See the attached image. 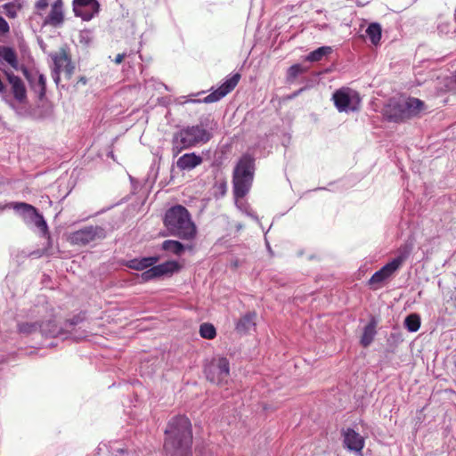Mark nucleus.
I'll list each match as a JSON object with an SVG mask.
<instances>
[{
	"label": "nucleus",
	"instance_id": "44",
	"mask_svg": "<svg viewBox=\"0 0 456 456\" xmlns=\"http://www.w3.org/2000/svg\"><path fill=\"white\" fill-rule=\"evenodd\" d=\"M305 90V87L298 89L297 91H295L292 94L288 96V99H294L297 96H298L303 91Z\"/></svg>",
	"mask_w": 456,
	"mask_h": 456
},
{
	"label": "nucleus",
	"instance_id": "37",
	"mask_svg": "<svg viewBox=\"0 0 456 456\" xmlns=\"http://www.w3.org/2000/svg\"><path fill=\"white\" fill-rule=\"evenodd\" d=\"M90 31L89 30H82L79 34V41L82 44L89 45L91 42V37H90Z\"/></svg>",
	"mask_w": 456,
	"mask_h": 456
},
{
	"label": "nucleus",
	"instance_id": "27",
	"mask_svg": "<svg viewBox=\"0 0 456 456\" xmlns=\"http://www.w3.org/2000/svg\"><path fill=\"white\" fill-rule=\"evenodd\" d=\"M161 248L176 256H181L185 250V246L178 240H167L163 241Z\"/></svg>",
	"mask_w": 456,
	"mask_h": 456
},
{
	"label": "nucleus",
	"instance_id": "28",
	"mask_svg": "<svg viewBox=\"0 0 456 456\" xmlns=\"http://www.w3.org/2000/svg\"><path fill=\"white\" fill-rule=\"evenodd\" d=\"M404 327L410 332H416L420 327V317L418 314H411L404 319Z\"/></svg>",
	"mask_w": 456,
	"mask_h": 456
},
{
	"label": "nucleus",
	"instance_id": "19",
	"mask_svg": "<svg viewBox=\"0 0 456 456\" xmlns=\"http://www.w3.org/2000/svg\"><path fill=\"white\" fill-rule=\"evenodd\" d=\"M378 322H379L377 318L371 316L369 323L363 328V332L360 340V343L363 347H368L374 340V338L377 334L376 328Z\"/></svg>",
	"mask_w": 456,
	"mask_h": 456
},
{
	"label": "nucleus",
	"instance_id": "21",
	"mask_svg": "<svg viewBox=\"0 0 456 456\" xmlns=\"http://www.w3.org/2000/svg\"><path fill=\"white\" fill-rule=\"evenodd\" d=\"M6 61L12 68L18 70L20 69L16 52L9 46H0V61Z\"/></svg>",
	"mask_w": 456,
	"mask_h": 456
},
{
	"label": "nucleus",
	"instance_id": "15",
	"mask_svg": "<svg viewBox=\"0 0 456 456\" xmlns=\"http://www.w3.org/2000/svg\"><path fill=\"white\" fill-rule=\"evenodd\" d=\"M64 20L63 4L61 0H56L51 8V12L45 20V24L60 27Z\"/></svg>",
	"mask_w": 456,
	"mask_h": 456
},
{
	"label": "nucleus",
	"instance_id": "9",
	"mask_svg": "<svg viewBox=\"0 0 456 456\" xmlns=\"http://www.w3.org/2000/svg\"><path fill=\"white\" fill-rule=\"evenodd\" d=\"M106 237V231L102 226L89 225L70 234V242L75 245L85 246L97 240Z\"/></svg>",
	"mask_w": 456,
	"mask_h": 456
},
{
	"label": "nucleus",
	"instance_id": "43",
	"mask_svg": "<svg viewBox=\"0 0 456 456\" xmlns=\"http://www.w3.org/2000/svg\"><path fill=\"white\" fill-rule=\"evenodd\" d=\"M20 69L23 73V75L25 76V77L29 81L31 82V76H30V73L29 71L28 70V69L25 67V66H21L20 67Z\"/></svg>",
	"mask_w": 456,
	"mask_h": 456
},
{
	"label": "nucleus",
	"instance_id": "3",
	"mask_svg": "<svg viewBox=\"0 0 456 456\" xmlns=\"http://www.w3.org/2000/svg\"><path fill=\"white\" fill-rule=\"evenodd\" d=\"M211 138V134L204 128L203 123L188 126L175 133L172 137V153L176 157L183 150L206 143Z\"/></svg>",
	"mask_w": 456,
	"mask_h": 456
},
{
	"label": "nucleus",
	"instance_id": "18",
	"mask_svg": "<svg viewBox=\"0 0 456 456\" xmlns=\"http://www.w3.org/2000/svg\"><path fill=\"white\" fill-rule=\"evenodd\" d=\"M152 267L156 277L160 278L162 276H169L175 273H178L182 266L178 262L170 260L157 265H153Z\"/></svg>",
	"mask_w": 456,
	"mask_h": 456
},
{
	"label": "nucleus",
	"instance_id": "26",
	"mask_svg": "<svg viewBox=\"0 0 456 456\" xmlns=\"http://www.w3.org/2000/svg\"><path fill=\"white\" fill-rule=\"evenodd\" d=\"M411 250V245L404 244L403 246L400 247L397 256L390 262L398 270L400 266L403 264V262L410 256Z\"/></svg>",
	"mask_w": 456,
	"mask_h": 456
},
{
	"label": "nucleus",
	"instance_id": "20",
	"mask_svg": "<svg viewBox=\"0 0 456 456\" xmlns=\"http://www.w3.org/2000/svg\"><path fill=\"white\" fill-rule=\"evenodd\" d=\"M395 271H397L395 266L391 262H389L372 274L369 280V283L370 285L379 284L392 276Z\"/></svg>",
	"mask_w": 456,
	"mask_h": 456
},
{
	"label": "nucleus",
	"instance_id": "40",
	"mask_svg": "<svg viewBox=\"0 0 456 456\" xmlns=\"http://www.w3.org/2000/svg\"><path fill=\"white\" fill-rule=\"evenodd\" d=\"M48 4H49L48 0H38L36 4V7L38 10H44L48 6Z\"/></svg>",
	"mask_w": 456,
	"mask_h": 456
},
{
	"label": "nucleus",
	"instance_id": "35",
	"mask_svg": "<svg viewBox=\"0 0 456 456\" xmlns=\"http://www.w3.org/2000/svg\"><path fill=\"white\" fill-rule=\"evenodd\" d=\"M152 271H154L153 267L150 266L149 269H147L141 274L142 280L143 281H149L151 280L157 279L155 273Z\"/></svg>",
	"mask_w": 456,
	"mask_h": 456
},
{
	"label": "nucleus",
	"instance_id": "17",
	"mask_svg": "<svg viewBox=\"0 0 456 456\" xmlns=\"http://www.w3.org/2000/svg\"><path fill=\"white\" fill-rule=\"evenodd\" d=\"M203 159L196 153H185L181 156L176 162L177 167L183 170H191L202 163Z\"/></svg>",
	"mask_w": 456,
	"mask_h": 456
},
{
	"label": "nucleus",
	"instance_id": "14",
	"mask_svg": "<svg viewBox=\"0 0 456 456\" xmlns=\"http://www.w3.org/2000/svg\"><path fill=\"white\" fill-rule=\"evenodd\" d=\"M364 443V438L353 428H347L344 432V444L348 450L361 453Z\"/></svg>",
	"mask_w": 456,
	"mask_h": 456
},
{
	"label": "nucleus",
	"instance_id": "33",
	"mask_svg": "<svg viewBox=\"0 0 456 456\" xmlns=\"http://www.w3.org/2000/svg\"><path fill=\"white\" fill-rule=\"evenodd\" d=\"M37 86H39V97L43 98L46 92V78L43 74H38Z\"/></svg>",
	"mask_w": 456,
	"mask_h": 456
},
{
	"label": "nucleus",
	"instance_id": "8",
	"mask_svg": "<svg viewBox=\"0 0 456 456\" xmlns=\"http://www.w3.org/2000/svg\"><path fill=\"white\" fill-rule=\"evenodd\" d=\"M333 100L336 108L340 112L357 110L361 102L358 93L348 87L337 90L333 94Z\"/></svg>",
	"mask_w": 456,
	"mask_h": 456
},
{
	"label": "nucleus",
	"instance_id": "1",
	"mask_svg": "<svg viewBox=\"0 0 456 456\" xmlns=\"http://www.w3.org/2000/svg\"><path fill=\"white\" fill-rule=\"evenodd\" d=\"M164 448L170 456H191L192 431L185 416L172 418L165 430Z\"/></svg>",
	"mask_w": 456,
	"mask_h": 456
},
{
	"label": "nucleus",
	"instance_id": "42",
	"mask_svg": "<svg viewBox=\"0 0 456 456\" xmlns=\"http://www.w3.org/2000/svg\"><path fill=\"white\" fill-rule=\"evenodd\" d=\"M20 69L23 73V75L25 76V77L29 81L31 82V76H30V73L29 71L28 70V69L25 67V66H21L20 67Z\"/></svg>",
	"mask_w": 456,
	"mask_h": 456
},
{
	"label": "nucleus",
	"instance_id": "34",
	"mask_svg": "<svg viewBox=\"0 0 456 456\" xmlns=\"http://www.w3.org/2000/svg\"><path fill=\"white\" fill-rule=\"evenodd\" d=\"M4 9L5 11V14L9 18H15L17 16V7L14 4H5L4 5Z\"/></svg>",
	"mask_w": 456,
	"mask_h": 456
},
{
	"label": "nucleus",
	"instance_id": "10",
	"mask_svg": "<svg viewBox=\"0 0 456 456\" xmlns=\"http://www.w3.org/2000/svg\"><path fill=\"white\" fill-rule=\"evenodd\" d=\"M72 4L75 15L84 20H90L100 11L97 0H73Z\"/></svg>",
	"mask_w": 456,
	"mask_h": 456
},
{
	"label": "nucleus",
	"instance_id": "7",
	"mask_svg": "<svg viewBox=\"0 0 456 456\" xmlns=\"http://www.w3.org/2000/svg\"><path fill=\"white\" fill-rule=\"evenodd\" d=\"M204 373L211 383L223 386L227 384L230 377V363L227 358H214L204 367Z\"/></svg>",
	"mask_w": 456,
	"mask_h": 456
},
{
	"label": "nucleus",
	"instance_id": "29",
	"mask_svg": "<svg viewBox=\"0 0 456 456\" xmlns=\"http://www.w3.org/2000/svg\"><path fill=\"white\" fill-rule=\"evenodd\" d=\"M40 323L39 322H20L18 323V331L24 335H30L35 333L36 331H40Z\"/></svg>",
	"mask_w": 456,
	"mask_h": 456
},
{
	"label": "nucleus",
	"instance_id": "11",
	"mask_svg": "<svg viewBox=\"0 0 456 456\" xmlns=\"http://www.w3.org/2000/svg\"><path fill=\"white\" fill-rule=\"evenodd\" d=\"M240 79V75L239 73L233 74L231 77L227 78L218 89L210 93L202 101L199 100L198 102H202L205 103H212L218 102L234 89V87L238 85Z\"/></svg>",
	"mask_w": 456,
	"mask_h": 456
},
{
	"label": "nucleus",
	"instance_id": "36",
	"mask_svg": "<svg viewBox=\"0 0 456 456\" xmlns=\"http://www.w3.org/2000/svg\"><path fill=\"white\" fill-rule=\"evenodd\" d=\"M83 320H84V318L81 317L80 315H76L73 318L66 321L65 327L72 328V327L79 324L80 322H82Z\"/></svg>",
	"mask_w": 456,
	"mask_h": 456
},
{
	"label": "nucleus",
	"instance_id": "45",
	"mask_svg": "<svg viewBox=\"0 0 456 456\" xmlns=\"http://www.w3.org/2000/svg\"><path fill=\"white\" fill-rule=\"evenodd\" d=\"M224 189H225V183H221V190H223V191H222L223 194L224 193Z\"/></svg>",
	"mask_w": 456,
	"mask_h": 456
},
{
	"label": "nucleus",
	"instance_id": "41",
	"mask_svg": "<svg viewBox=\"0 0 456 456\" xmlns=\"http://www.w3.org/2000/svg\"><path fill=\"white\" fill-rule=\"evenodd\" d=\"M126 56V53H118L116 56L115 60H114L115 63L116 64H120L123 61V60L125 59Z\"/></svg>",
	"mask_w": 456,
	"mask_h": 456
},
{
	"label": "nucleus",
	"instance_id": "12",
	"mask_svg": "<svg viewBox=\"0 0 456 456\" xmlns=\"http://www.w3.org/2000/svg\"><path fill=\"white\" fill-rule=\"evenodd\" d=\"M40 332L46 338H56L61 336L63 338H68L70 337L69 334H71V331L59 327L53 319L41 322Z\"/></svg>",
	"mask_w": 456,
	"mask_h": 456
},
{
	"label": "nucleus",
	"instance_id": "38",
	"mask_svg": "<svg viewBox=\"0 0 456 456\" xmlns=\"http://www.w3.org/2000/svg\"><path fill=\"white\" fill-rule=\"evenodd\" d=\"M63 70L65 71L66 75L70 77L74 71V66L72 65L70 60L67 56V61L63 64Z\"/></svg>",
	"mask_w": 456,
	"mask_h": 456
},
{
	"label": "nucleus",
	"instance_id": "31",
	"mask_svg": "<svg viewBox=\"0 0 456 456\" xmlns=\"http://www.w3.org/2000/svg\"><path fill=\"white\" fill-rule=\"evenodd\" d=\"M307 69V68H305L300 64H294L288 69L287 79L289 81L294 80L299 74L305 73Z\"/></svg>",
	"mask_w": 456,
	"mask_h": 456
},
{
	"label": "nucleus",
	"instance_id": "13",
	"mask_svg": "<svg viewBox=\"0 0 456 456\" xmlns=\"http://www.w3.org/2000/svg\"><path fill=\"white\" fill-rule=\"evenodd\" d=\"M4 72L7 77L8 82L12 86V92L14 98L18 102H23L27 99V92L23 81L12 71L4 70Z\"/></svg>",
	"mask_w": 456,
	"mask_h": 456
},
{
	"label": "nucleus",
	"instance_id": "4",
	"mask_svg": "<svg viewBox=\"0 0 456 456\" xmlns=\"http://www.w3.org/2000/svg\"><path fill=\"white\" fill-rule=\"evenodd\" d=\"M424 110L423 101L408 97L404 100H391L385 108V115L389 121L401 123L419 116Z\"/></svg>",
	"mask_w": 456,
	"mask_h": 456
},
{
	"label": "nucleus",
	"instance_id": "22",
	"mask_svg": "<svg viewBox=\"0 0 456 456\" xmlns=\"http://www.w3.org/2000/svg\"><path fill=\"white\" fill-rule=\"evenodd\" d=\"M53 61V78L56 84L60 81V73L62 69V66L64 62L67 61V53L62 51L59 53H54L52 55Z\"/></svg>",
	"mask_w": 456,
	"mask_h": 456
},
{
	"label": "nucleus",
	"instance_id": "5",
	"mask_svg": "<svg viewBox=\"0 0 456 456\" xmlns=\"http://www.w3.org/2000/svg\"><path fill=\"white\" fill-rule=\"evenodd\" d=\"M255 159L248 154L238 161L232 175L233 194L236 199L244 198L248 192L254 177Z\"/></svg>",
	"mask_w": 456,
	"mask_h": 456
},
{
	"label": "nucleus",
	"instance_id": "16",
	"mask_svg": "<svg viewBox=\"0 0 456 456\" xmlns=\"http://www.w3.org/2000/svg\"><path fill=\"white\" fill-rule=\"evenodd\" d=\"M159 259L160 258L159 256H144L142 258H133L126 261L124 265L133 270L143 271L158 263Z\"/></svg>",
	"mask_w": 456,
	"mask_h": 456
},
{
	"label": "nucleus",
	"instance_id": "2",
	"mask_svg": "<svg viewBox=\"0 0 456 456\" xmlns=\"http://www.w3.org/2000/svg\"><path fill=\"white\" fill-rule=\"evenodd\" d=\"M164 224L171 236L181 240H193L197 233L196 225L191 220L188 209L182 205H176L167 210Z\"/></svg>",
	"mask_w": 456,
	"mask_h": 456
},
{
	"label": "nucleus",
	"instance_id": "23",
	"mask_svg": "<svg viewBox=\"0 0 456 456\" xmlns=\"http://www.w3.org/2000/svg\"><path fill=\"white\" fill-rule=\"evenodd\" d=\"M255 313H247L236 323V330L239 333L248 332L253 326H255Z\"/></svg>",
	"mask_w": 456,
	"mask_h": 456
},
{
	"label": "nucleus",
	"instance_id": "32",
	"mask_svg": "<svg viewBox=\"0 0 456 456\" xmlns=\"http://www.w3.org/2000/svg\"><path fill=\"white\" fill-rule=\"evenodd\" d=\"M110 453L111 456H134V452L118 446V443H114L110 446Z\"/></svg>",
	"mask_w": 456,
	"mask_h": 456
},
{
	"label": "nucleus",
	"instance_id": "30",
	"mask_svg": "<svg viewBox=\"0 0 456 456\" xmlns=\"http://www.w3.org/2000/svg\"><path fill=\"white\" fill-rule=\"evenodd\" d=\"M200 334L203 338L213 339L216 336V330L213 324L205 322L200 326Z\"/></svg>",
	"mask_w": 456,
	"mask_h": 456
},
{
	"label": "nucleus",
	"instance_id": "39",
	"mask_svg": "<svg viewBox=\"0 0 456 456\" xmlns=\"http://www.w3.org/2000/svg\"><path fill=\"white\" fill-rule=\"evenodd\" d=\"M9 30V24L2 16H0V34H6Z\"/></svg>",
	"mask_w": 456,
	"mask_h": 456
},
{
	"label": "nucleus",
	"instance_id": "46",
	"mask_svg": "<svg viewBox=\"0 0 456 456\" xmlns=\"http://www.w3.org/2000/svg\"><path fill=\"white\" fill-rule=\"evenodd\" d=\"M79 82L86 84V77H80Z\"/></svg>",
	"mask_w": 456,
	"mask_h": 456
},
{
	"label": "nucleus",
	"instance_id": "24",
	"mask_svg": "<svg viewBox=\"0 0 456 456\" xmlns=\"http://www.w3.org/2000/svg\"><path fill=\"white\" fill-rule=\"evenodd\" d=\"M333 52L331 46H321L314 51H312L305 56V61L310 62H316L323 60Z\"/></svg>",
	"mask_w": 456,
	"mask_h": 456
},
{
	"label": "nucleus",
	"instance_id": "25",
	"mask_svg": "<svg viewBox=\"0 0 456 456\" xmlns=\"http://www.w3.org/2000/svg\"><path fill=\"white\" fill-rule=\"evenodd\" d=\"M382 28L379 23H370L367 29L366 35L370 38V42L374 45H378L381 39Z\"/></svg>",
	"mask_w": 456,
	"mask_h": 456
},
{
	"label": "nucleus",
	"instance_id": "6",
	"mask_svg": "<svg viewBox=\"0 0 456 456\" xmlns=\"http://www.w3.org/2000/svg\"><path fill=\"white\" fill-rule=\"evenodd\" d=\"M10 208L19 212L26 223L34 224L44 236L49 235L47 224L44 216L35 207L25 202H12L6 205L0 204V211Z\"/></svg>",
	"mask_w": 456,
	"mask_h": 456
}]
</instances>
